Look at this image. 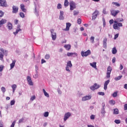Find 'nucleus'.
<instances>
[{
	"instance_id": "55",
	"label": "nucleus",
	"mask_w": 127,
	"mask_h": 127,
	"mask_svg": "<svg viewBox=\"0 0 127 127\" xmlns=\"http://www.w3.org/2000/svg\"><path fill=\"white\" fill-rule=\"evenodd\" d=\"M103 27H105L106 26V21L105 20V19H103Z\"/></svg>"
},
{
	"instance_id": "34",
	"label": "nucleus",
	"mask_w": 127,
	"mask_h": 127,
	"mask_svg": "<svg viewBox=\"0 0 127 127\" xmlns=\"http://www.w3.org/2000/svg\"><path fill=\"white\" fill-rule=\"evenodd\" d=\"M114 115H119V109H114Z\"/></svg>"
},
{
	"instance_id": "60",
	"label": "nucleus",
	"mask_w": 127,
	"mask_h": 127,
	"mask_svg": "<svg viewBox=\"0 0 127 127\" xmlns=\"http://www.w3.org/2000/svg\"><path fill=\"white\" fill-rule=\"evenodd\" d=\"M124 110L125 111L127 110V104L124 105Z\"/></svg>"
},
{
	"instance_id": "1",
	"label": "nucleus",
	"mask_w": 127,
	"mask_h": 127,
	"mask_svg": "<svg viewBox=\"0 0 127 127\" xmlns=\"http://www.w3.org/2000/svg\"><path fill=\"white\" fill-rule=\"evenodd\" d=\"M123 23L118 22L117 20H114V23L113 24V28L115 30H120L121 29L120 27H122Z\"/></svg>"
},
{
	"instance_id": "41",
	"label": "nucleus",
	"mask_w": 127,
	"mask_h": 127,
	"mask_svg": "<svg viewBox=\"0 0 127 127\" xmlns=\"http://www.w3.org/2000/svg\"><path fill=\"white\" fill-rule=\"evenodd\" d=\"M14 104H15V100H13L10 101V105L11 106H13V105H14Z\"/></svg>"
},
{
	"instance_id": "43",
	"label": "nucleus",
	"mask_w": 127,
	"mask_h": 127,
	"mask_svg": "<svg viewBox=\"0 0 127 127\" xmlns=\"http://www.w3.org/2000/svg\"><path fill=\"white\" fill-rule=\"evenodd\" d=\"M98 94L100 96H105V93L103 92H99L98 93Z\"/></svg>"
},
{
	"instance_id": "6",
	"label": "nucleus",
	"mask_w": 127,
	"mask_h": 127,
	"mask_svg": "<svg viewBox=\"0 0 127 127\" xmlns=\"http://www.w3.org/2000/svg\"><path fill=\"white\" fill-rule=\"evenodd\" d=\"M50 31H51L52 38L53 40H56V38H57V35L56 33L54 32V29H52L50 30Z\"/></svg>"
},
{
	"instance_id": "17",
	"label": "nucleus",
	"mask_w": 127,
	"mask_h": 127,
	"mask_svg": "<svg viewBox=\"0 0 127 127\" xmlns=\"http://www.w3.org/2000/svg\"><path fill=\"white\" fill-rule=\"evenodd\" d=\"M25 7V6L24 5V4L22 3L20 4V8L22 11H23V12H26V9Z\"/></svg>"
},
{
	"instance_id": "45",
	"label": "nucleus",
	"mask_w": 127,
	"mask_h": 127,
	"mask_svg": "<svg viewBox=\"0 0 127 127\" xmlns=\"http://www.w3.org/2000/svg\"><path fill=\"white\" fill-rule=\"evenodd\" d=\"M115 124H117V125H119L121 123V120H116L115 121Z\"/></svg>"
},
{
	"instance_id": "49",
	"label": "nucleus",
	"mask_w": 127,
	"mask_h": 127,
	"mask_svg": "<svg viewBox=\"0 0 127 127\" xmlns=\"http://www.w3.org/2000/svg\"><path fill=\"white\" fill-rule=\"evenodd\" d=\"M70 67L66 65L65 67L66 71H67V72H70Z\"/></svg>"
},
{
	"instance_id": "4",
	"label": "nucleus",
	"mask_w": 127,
	"mask_h": 127,
	"mask_svg": "<svg viewBox=\"0 0 127 127\" xmlns=\"http://www.w3.org/2000/svg\"><path fill=\"white\" fill-rule=\"evenodd\" d=\"M81 55L82 57H87V56L91 55V51L90 50H88L86 52L82 51L81 52Z\"/></svg>"
},
{
	"instance_id": "24",
	"label": "nucleus",
	"mask_w": 127,
	"mask_h": 127,
	"mask_svg": "<svg viewBox=\"0 0 127 127\" xmlns=\"http://www.w3.org/2000/svg\"><path fill=\"white\" fill-rule=\"evenodd\" d=\"M64 48H65V49L66 50H68V51H69V50H70V49H71V45H65L64 46Z\"/></svg>"
},
{
	"instance_id": "32",
	"label": "nucleus",
	"mask_w": 127,
	"mask_h": 127,
	"mask_svg": "<svg viewBox=\"0 0 127 127\" xmlns=\"http://www.w3.org/2000/svg\"><path fill=\"white\" fill-rule=\"evenodd\" d=\"M123 78V75H120L117 77H116L114 79L115 81H119V80H121Z\"/></svg>"
},
{
	"instance_id": "11",
	"label": "nucleus",
	"mask_w": 127,
	"mask_h": 127,
	"mask_svg": "<svg viewBox=\"0 0 127 127\" xmlns=\"http://www.w3.org/2000/svg\"><path fill=\"white\" fill-rule=\"evenodd\" d=\"M0 6H3L6 7L7 4L5 0H0Z\"/></svg>"
},
{
	"instance_id": "21",
	"label": "nucleus",
	"mask_w": 127,
	"mask_h": 127,
	"mask_svg": "<svg viewBox=\"0 0 127 127\" xmlns=\"http://www.w3.org/2000/svg\"><path fill=\"white\" fill-rule=\"evenodd\" d=\"M67 56L68 57H71L73 56V55H75V56H77V53H67L66 54Z\"/></svg>"
},
{
	"instance_id": "54",
	"label": "nucleus",
	"mask_w": 127,
	"mask_h": 127,
	"mask_svg": "<svg viewBox=\"0 0 127 127\" xmlns=\"http://www.w3.org/2000/svg\"><path fill=\"white\" fill-rule=\"evenodd\" d=\"M115 23V21H114V19H111L109 21L110 24H113V23Z\"/></svg>"
},
{
	"instance_id": "40",
	"label": "nucleus",
	"mask_w": 127,
	"mask_h": 127,
	"mask_svg": "<svg viewBox=\"0 0 127 127\" xmlns=\"http://www.w3.org/2000/svg\"><path fill=\"white\" fill-rule=\"evenodd\" d=\"M49 58H50V55L49 54H47L45 55V59L48 60L49 59Z\"/></svg>"
},
{
	"instance_id": "29",
	"label": "nucleus",
	"mask_w": 127,
	"mask_h": 127,
	"mask_svg": "<svg viewBox=\"0 0 127 127\" xmlns=\"http://www.w3.org/2000/svg\"><path fill=\"white\" fill-rule=\"evenodd\" d=\"M66 66L69 67V68H72V63H71V61H69L68 62H67Z\"/></svg>"
},
{
	"instance_id": "53",
	"label": "nucleus",
	"mask_w": 127,
	"mask_h": 127,
	"mask_svg": "<svg viewBox=\"0 0 127 127\" xmlns=\"http://www.w3.org/2000/svg\"><path fill=\"white\" fill-rule=\"evenodd\" d=\"M113 97H114V98H116V97H117V96H118V93L117 92H114L113 94H112Z\"/></svg>"
},
{
	"instance_id": "56",
	"label": "nucleus",
	"mask_w": 127,
	"mask_h": 127,
	"mask_svg": "<svg viewBox=\"0 0 127 127\" xmlns=\"http://www.w3.org/2000/svg\"><path fill=\"white\" fill-rule=\"evenodd\" d=\"M4 67L3 65H0V72H1L3 70Z\"/></svg>"
},
{
	"instance_id": "2",
	"label": "nucleus",
	"mask_w": 127,
	"mask_h": 127,
	"mask_svg": "<svg viewBox=\"0 0 127 127\" xmlns=\"http://www.w3.org/2000/svg\"><path fill=\"white\" fill-rule=\"evenodd\" d=\"M113 71V68L112 66H109L107 68V73H106V77L107 79H110L111 78V73Z\"/></svg>"
},
{
	"instance_id": "48",
	"label": "nucleus",
	"mask_w": 127,
	"mask_h": 127,
	"mask_svg": "<svg viewBox=\"0 0 127 127\" xmlns=\"http://www.w3.org/2000/svg\"><path fill=\"white\" fill-rule=\"evenodd\" d=\"M1 90L2 92L3 93V94H4V93H5V88H4V87H2L1 88Z\"/></svg>"
},
{
	"instance_id": "58",
	"label": "nucleus",
	"mask_w": 127,
	"mask_h": 127,
	"mask_svg": "<svg viewBox=\"0 0 127 127\" xmlns=\"http://www.w3.org/2000/svg\"><path fill=\"white\" fill-rule=\"evenodd\" d=\"M24 120V119L22 118L19 120V124H20L21 123H23V121Z\"/></svg>"
},
{
	"instance_id": "26",
	"label": "nucleus",
	"mask_w": 127,
	"mask_h": 127,
	"mask_svg": "<svg viewBox=\"0 0 127 127\" xmlns=\"http://www.w3.org/2000/svg\"><path fill=\"white\" fill-rule=\"evenodd\" d=\"M43 92L45 97H47V98H49V94L46 92L45 89H43Z\"/></svg>"
},
{
	"instance_id": "14",
	"label": "nucleus",
	"mask_w": 127,
	"mask_h": 127,
	"mask_svg": "<svg viewBox=\"0 0 127 127\" xmlns=\"http://www.w3.org/2000/svg\"><path fill=\"white\" fill-rule=\"evenodd\" d=\"M91 98L92 96L91 95H87L82 97V101H83V102H84L85 101H88V100H91Z\"/></svg>"
},
{
	"instance_id": "37",
	"label": "nucleus",
	"mask_w": 127,
	"mask_h": 127,
	"mask_svg": "<svg viewBox=\"0 0 127 127\" xmlns=\"http://www.w3.org/2000/svg\"><path fill=\"white\" fill-rule=\"evenodd\" d=\"M19 15L20 17H22V18H24V17H25V15H24V13H23V12H20Z\"/></svg>"
},
{
	"instance_id": "18",
	"label": "nucleus",
	"mask_w": 127,
	"mask_h": 127,
	"mask_svg": "<svg viewBox=\"0 0 127 127\" xmlns=\"http://www.w3.org/2000/svg\"><path fill=\"white\" fill-rule=\"evenodd\" d=\"M4 23H6V20L5 19H2L0 20V27H1Z\"/></svg>"
},
{
	"instance_id": "42",
	"label": "nucleus",
	"mask_w": 127,
	"mask_h": 127,
	"mask_svg": "<svg viewBox=\"0 0 127 127\" xmlns=\"http://www.w3.org/2000/svg\"><path fill=\"white\" fill-rule=\"evenodd\" d=\"M117 21H118V22H122V21H124V19L123 18H121V19H119V18H117L116 20Z\"/></svg>"
},
{
	"instance_id": "19",
	"label": "nucleus",
	"mask_w": 127,
	"mask_h": 127,
	"mask_svg": "<svg viewBox=\"0 0 127 127\" xmlns=\"http://www.w3.org/2000/svg\"><path fill=\"white\" fill-rule=\"evenodd\" d=\"M64 14V12L61 11L60 15L59 16V19H60V20H63V19H64V16H63Z\"/></svg>"
},
{
	"instance_id": "9",
	"label": "nucleus",
	"mask_w": 127,
	"mask_h": 127,
	"mask_svg": "<svg viewBox=\"0 0 127 127\" xmlns=\"http://www.w3.org/2000/svg\"><path fill=\"white\" fill-rule=\"evenodd\" d=\"M118 13H120V10H112L111 11V14L113 16H117V15H118Z\"/></svg>"
},
{
	"instance_id": "35",
	"label": "nucleus",
	"mask_w": 127,
	"mask_h": 127,
	"mask_svg": "<svg viewBox=\"0 0 127 127\" xmlns=\"http://www.w3.org/2000/svg\"><path fill=\"white\" fill-rule=\"evenodd\" d=\"M64 5L65 7L68 6V5H69V2L68 1V0H64Z\"/></svg>"
},
{
	"instance_id": "52",
	"label": "nucleus",
	"mask_w": 127,
	"mask_h": 127,
	"mask_svg": "<svg viewBox=\"0 0 127 127\" xmlns=\"http://www.w3.org/2000/svg\"><path fill=\"white\" fill-rule=\"evenodd\" d=\"M77 23H78V24H81V23H82V20L81 19V18L78 19Z\"/></svg>"
},
{
	"instance_id": "50",
	"label": "nucleus",
	"mask_w": 127,
	"mask_h": 127,
	"mask_svg": "<svg viewBox=\"0 0 127 127\" xmlns=\"http://www.w3.org/2000/svg\"><path fill=\"white\" fill-rule=\"evenodd\" d=\"M16 121H14L13 123H12L11 125L10 126V127H14V126H15V123Z\"/></svg>"
},
{
	"instance_id": "51",
	"label": "nucleus",
	"mask_w": 127,
	"mask_h": 127,
	"mask_svg": "<svg viewBox=\"0 0 127 127\" xmlns=\"http://www.w3.org/2000/svg\"><path fill=\"white\" fill-rule=\"evenodd\" d=\"M4 14V13H3L2 11H0V17H2Z\"/></svg>"
},
{
	"instance_id": "44",
	"label": "nucleus",
	"mask_w": 127,
	"mask_h": 127,
	"mask_svg": "<svg viewBox=\"0 0 127 127\" xmlns=\"http://www.w3.org/2000/svg\"><path fill=\"white\" fill-rule=\"evenodd\" d=\"M57 8H58V9H61V8H62V5H61V4L59 3L58 4Z\"/></svg>"
},
{
	"instance_id": "46",
	"label": "nucleus",
	"mask_w": 127,
	"mask_h": 127,
	"mask_svg": "<svg viewBox=\"0 0 127 127\" xmlns=\"http://www.w3.org/2000/svg\"><path fill=\"white\" fill-rule=\"evenodd\" d=\"M78 14H79V11H76V10H74L73 11V15H78Z\"/></svg>"
},
{
	"instance_id": "28",
	"label": "nucleus",
	"mask_w": 127,
	"mask_h": 127,
	"mask_svg": "<svg viewBox=\"0 0 127 127\" xmlns=\"http://www.w3.org/2000/svg\"><path fill=\"white\" fill-rule=\"evenodd\" d=\"M12 87V92L14 93V92H15V90L16 89V84H13L11 86Z\"/></svg>"
},
{
	"instance_id": "3",
	"label": "nucleus",
	"mask_w": 127,
	"mask_h": 127,
	"mask_svg": "<svg viewBox=\"0 0 127 127\" xmlns=\"http://www.w3.org/2000/svg\"><path fill=\"white\" fill-rule=\"evenodd\" d=\"M0 50L1 51V52H0V60L2 61L3 60V54L5 53L6 56H7V52L6 51H4L2 48H1Z\"/></svg>"
},
{
	"instance_id": "23",
	"label": "nucleus",
	"mask_w": 127,
	"mask_h": 127,
	"mask_svg": "<svg viewBox=\"0 0 127 127\" xmlns=\"http://www.w3.org/2000/svg\"><path fill=\"white\" fill-rule=\"evenodd\" d=\"M7 27L8 29H9V30H11V29H12V24H11V23H9V22L8 23Z\"/></svg>"
},
{
	"instance_id": "47",
	"label": "nucleus",
	"mask_w": 127,
	"mask_h": 127,
	"mask_svg": "<svg viewBox=\"0 0 127 127\" xmlns=\"http://www.w3.org/2000/svg\"><path fill=\"white\" fill-rule=\"evenodd\" d=\"M35 99H36V97H35V95H33L31 97L30 100H31V101H34V100H35Z\"/></svg>"
},
{
	"instance_id": "30",
	"label": "nucleus",
	"mask_w": 127,
	"mask_h": 127,
	"mask_svg": "<svg viewBox=\"0 0 127 127\" xmlns=\"http://www.w3.org/2000/svg\"><path fill=\"white\" fill-rule=\"evenodd\" d=\"M109 104L110 105H111V106H115V104H116V101L113 100H111L109 101Z\"/></svg>"
},
{
	"instance_id": "62",
	"label": "nucleus",
	"mask_w": 127,
	"mask_h": 127,
	"mask_svg": "<svg viewBox=\"0 0 127 127\" xmlns=\"http://www.w3.org/2000/svg\"><path fill=\"white\" fill-rule=\"evenodd\" d=\"M115 62H116V58L114 57L112 59V63H115Z\"/></svg>"
},
{
	"instance_id": "7",
	"label": "nucleus",
	"mask_w": 127,
	"mask_h": 127,
	"mask_svg": "<svg viewBox=\"0 0 127 127\" xmlns=\"http://www.w3.org/2000/svg\"><path fill=\"white\" fill-rule=\"evenodd\" d=\"M99 11H98L97 10H96L92 14V20H95V19H96L98 16V15H99Z\"/></svg>"
},
{
	"instance_id": "33",
	"label": "nucleus",
	"mask_w": 127,
	"mask_h": 127,
	"mask_svg": "<svg viewBox=\"0 0 127 127\" xmlns=\"http://www.w3.org/2000/svg\"><path fill=\"white\" fill-rule=\"evenodd\" d=\"M90 41L91 42V43H95V37L94 36H91L90 37Z\"/></svg>"
},
{
	"instance_id": "15",
	"label": "nucleus",
	"mask_w": 127,
	"mask_h": 127,
	"mask_svg": "<svg viewBox=\"0 0 127 127\" xmlns=\"http://www.w3.org/2000/svg\"><path fill=\"white\" fill-rule=\"evenodd\" d=\"M72 25L71 23H66V28L65 29H64V31H69V30L70 29V27Z\"/></svg>"
},
{
	"instance_id": "13",
	"label": "nucleus",
	"mask_w": 127,
	"mask_h": 127,
	"mask_svg": "<svg viewBox=\"0 0 127 127\" xmlns=\"http://www.w3.org/2000/svg\"><path fill=\"white\" fill-rule=\"evenodd\" d=\"M12 13H17L18 12V7L13 5L12 6Z\"/></svg>"
},
{
	"instance_id": "5",
	"label": "nucleus",
	"mask_w": 127,
	"mask_h": 127,
	"mask_svg": "<svg viewBox=\"0 0 127 127\" xmlns=\"http://www.w3.org/2000/svg\"><path fill=\"white\" fill-rule=\"evenodd\" d=\"M70 10H74L76 8V3L73 1L69 2Z\"/></svg>"
},
{
	"instance_id": "61",
	"label": "nucleus",
	"mask_w": 127,
	"mask_h": 127,
	"mask_svg": "<svg viewBox=\"0 0 127 127\" xmlns=\"http://www.w3.org/2000/svg\"><path fill=\"white\" fill-rule=\"evenodd\" d=\"M46 61L43 59H42L41 60V64H43V63H46Z\"/></svg>"
},
{
	"instance_id": "63",
	"label": "nucleus",
	"mask_w": 127,
	"mask_h": 127,
	"mask_svg": "<svg viewBox=\"0 0 127 127\" xmlns=\"http://www.w3.org/2000/svg\"><path fill=\"white\" fill-rule=\"evenodd\" d=\"M123 69H124V66H123L122 64H120V69L123 70Z\"/></svg>"
},
{
	"instance_id": "10",
	"label": "nucleus",
	"mask_w": 127,
	"mask_h": 127,
	"mask_svg": "<svg viewBox=\"0 0 127 127\" xmlns=\"http://www.w3.org/2000/svg\"><path fill=\"white\" fill-rule=\"evenodd\" d=\"M100 87V85H98L97 83H95L92 86L90 87V89L92 91H95V90H97V89H99Z\"/></svg>"
},
{
	"instance_id": "59",
	"label": "nucleus",
	"mask_w": 127,
	"mask_h": 127,
	"mask_svg": "<svg viewBox=\"0 0 127 127\" xmlns=\"http://www.w3.org/2000/svg\"><path fill=\"white\" fill-rule=\"evenodd\" d=\"M118 37H119V34H116V35H115L114 39L115 40L117 39Z\"/></svg>"
},
{
	"instance_id": "27",
	"label": "nucleus",
	"mask_w": 127,
	"mask_h": 127,
	"mask_svg": "<svg viewBox=\"0 0 127 127\" xmlns=\"http://www.w3.org/2000/svg\"><path fill=\"white\" fill-rule=\"evenodd\" d=\"M107 38L104 39V40H103V47L104 48H105V47H107Z\"/></svg>"
},
{
	"instance_id": "57",
	"label": "nucleus",
	"mask_w": 127,
	"mask_h": 127,
	"mask_svg": "<svg viewBox=\"0 0 127 127\" xmlns=\"http://www.w3.org/2000/svg\"><path fill=\"white\" fill-rule=\"evenodd\" d=\"M90 119H91V120H95V115H92L90 116Z\"/></svg>"
},
{
	"instance_id": "39",
	"label": "nucleus",
	"mask_w": 127,
	"mask_h": 127,
	"mask_svg": "<svg viewBox=\"0 0 127 127\" xmlns=\"http://www.w3.org/2000/svg\"><path fill=\"white\" fill-rule=\"evenodd\" d=\"M48 116H49V113H48V112H46L44 113V116L45 118H47V117H48Z\"/></svg>"
},
{
	"instance_id": "38",
	"label": "nucleus",
	"mask_w": 127,
	"mask_h": 127,
	"mask_svg": "<svg viewBox=\"0 0 127 127\" xmlns=\"http://www.w3.org/2000/svg\"><path fill=\"white\" fill-rule=\"evenodd\" d=\"M112 4L116 5V6H121V4H120L118 2H113Z\"/></svg>"
},
{
	"instance_id": "12",
	"label": "nucleus",
	"mask_w": 127,
	"mask_h": 127,
	"mask_svg": "<svg viewBox=\"0 0 127 127\" xmlns=\"http://www.w3.org/2000/svg\"><path fill=\"white\" fill-rule=\"evenodd\" d=\"M27 81L30 86H33V82H32V80H31V77L29 76H27Z\"/></svg>"
},
{
	"instance_id": "20",
	"label": "nucleus",
	"mask_w": 127,
	"mask_h": 127,
	"mask_svg": "<svg viewBox=\"0 0 127 127\" xmlns=\"http://www.w3.org/2000/svg\"><path fill=\"white\" fill-rule=\"evenodd\" d=\"M15 62H16V61H15V60H14L13 61H12V63L10 64V69H13L14 66H15Z\"/></svg>"
},
{
	"instance_id": "64",
	"label": "nucleus",
	"mask_w": 127,
	"mask_h": 127,
	"mask_svg": "<svg viewBox=\"0 0 127 127\" xmlns=\"http://www.w3.org/2000/svg\"><path fill=\"white\" fill-rule=\"evenodd\" d=\"M14 23L15 24H17V23H18V20L17 19L14 20Z\"/></svg>"
},
{
	"instance_id": "31",
	"label": "nucleus",
	"mask_w": 127,
	"mask_h": 127,
	"mask_svg": "<svg viewBox=\"0 0 127 127\" xmlns=\"http://www.w3.org/2000/svg\"><path fill=\"white\" fill-rule=\"evenodd\" d=\"M112 54H116L117 52H118V51L117 50V48L116 47H114L112 49Z\"/></svg>"
},
{
	"instance_id": "22",
	"label": "nucleus",
	"mask_w": 127,
	"mask_h": 127,
	"mask_svg": "<svg viewBox=\"0 0 127 127\" xmlns=\"http://www.w3.org/2000/svg\"><path fill=\"white\" fill-rule=\"evenodd\" d=\"M90 66L92 67L93 68H94V69H97V63L94 62L90 64Z\"/></svg>"
},
{
	"instance_id": "8",
	"label": "nucleus",
	"mask_w": 127,
	"mask_h": 127,
	"mask_svg": "<svg viewBox=\"0 0 127 127\" xmlns=\"http://www.w3.org/2000/svg\"><path fill=\"white\" fill-rule=\"evenodd\" d=\"M69 117H71V113L70 112H67L64 114V122H66Z\"/></svg>"
},
{
	"instance_id": "16",
	"label": "nucleus",
	"mask_w": 127,
	"mask_h": 127,
	"mask_svg": "<svg viewBox=\"0 0 127 127\" xmlns=\"http://www.w3.org/2000/svg\"><path fill=\"white\" fill-rule=\"evenodd\" d=\"M110 83V79H108L106 81H105L104 84V90H107L108 89V85H109V83Z\"/></svg>"
},
{
	"instance_id": "36",
	"label": "nucleus",
	"mask_w": 127,
	"mask_h": 127,
	"mask_svg": "<svg viewBox=\"0 0 127 127\" xmlns=\"http://www.w3.org/2000/svg\"><path fill=\"white\" fill-rule=\"evenodd\" d=\"M19 31H21V29H17V30H16V31L13 32V34H14V35H16V34H17V33H18Z\"/></svg>"
},
{
	"instance_id": "25",
	"label": "nucleus",
	"mask_w": 127,
	"mask_h": 127,
	"mask_svg": "<svg viewBox=\"0 0 127 127\" xmlns=\"http://www.w3.org/2000/svg\"><path fill=\"white\" fill-rule=\"evenodd\" d=\"M101 114L102 115L103 117H105V115L106 114V110H105V108H102Z\"/></svg>"
}]
</instances>
